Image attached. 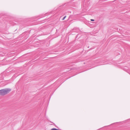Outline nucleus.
Masks as SVG:
<instances>
[{
    "label": "nucleus",
    "instance_id": "0eeeda50",
    "mask_svg": "<svg viewBox=\"0 0 130 130\" xmlns=\"http://www.w3.org/2000/svg\"><path fill=\"white\" fill-rule=\"evenodd\" d=\"M119 122H116V123H119Z\"/></svg>",
    "mask_w": 130,
    "mask_h": 130
},
{
    "label": "nucleus",
    "instance_id": "39448f33",
    "mask_svg": "<svg viewBox=\"0 0 130 130\" xmlns=\"http://www.w3.org/2000/svg\"><path fill=\"white\" fill-rule=\"evenodd\" d=\"M92 22H90V25H92Z\"/></svg>",
    "mask_w": 130,
    "mask_h": 130
},
{
    "label": "nucleus",
    "instance_id": "f257e3e1",
    "mask_svg": "<svg viewBox=\"0 0 130 130\" xmlns=\"http://www.w3.org/2000/svg\"><path fill=\"white\" fill-rule=\"evenodd\" d=\"M11 91L10 89H5L0 90V95H4L8 93Z\"/></svg>",
    "mask_w": 130,
    "mask_h": 130
},
{
    "label": "nucleus",
    "instance_id": "7ed1b4c3",
    "mask_svg": "<svg viewBox=\"0 0 130 130\" xmlns=\"http://www.w3.org/2000/svg\"><path fill=\"white\" fill-rule=\"evenodd\" d=\"M66 16H65L62 19V20H64L66 18Z\"/></svg>",
    "mask_w": 130,
    "mask_h": 130
},
{
    "label": "nucleus",
    "instance_id": "f03ea898",
    "mask_svg": "<svg viewBox=\"0 0 130 130\" xmlns=\"http://www.w3.org/2000/svg\"><path fill=\"white\" fill-rule=\"evenodd\" d=\"M51 130H59L58 129L55 128H53L51 129Z\"/></svg>",
    "mask_w": 130,
    "mask_h": 130
},
{
    "label": "nucleus",
    "instance_id": "423d86ee",
    "mask_svg": "<svg viewBox=\"0 0 130 130\" xmlns=\"http://www.w3.org/2000/svg\"><path fill=\"white\" fill-rule=\"evenodd\" d=\"M94 23H95H95H95V22H94Z\"/></svg>",
    "mask_w": 130,
    "mask_h": 130
},
{
    "label": "nucleus",
    "instance_id": "6e6552de",
    "mask_svg": "<svg viewBox=\"0 0 130 130\" xmlns=\"http://www.w3.org/2000/svg\"><path fill=\"white\" fill-rule=\"evenodd\" d=\"M115 123H114L113 124H115Z\"/></svg>",
    "mask_w": 130,
    "mask_h": 130
},
{
    "label": "nucleus",
    "instance_id": "20e7f679",
    "mask_svg": "<svg viewBox=\"0 0 130 130\" xmlns=\"http://www.w3.org/2000/svg\"><path fill=\"white\" fill-rule=\"evenodd\" d=\"M90 20L91 21H94V20H93V19H91Z\"/></svg>",
    "mask_w": 130,
    "mask_h": 130
}]
</instances>
